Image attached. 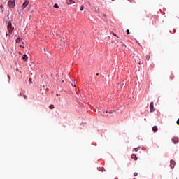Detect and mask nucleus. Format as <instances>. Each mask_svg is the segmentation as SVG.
Here are the masks:
<instances>
[{
	"instance_id": "obj_1",
	"label": "nucleus",
	"mask_w": 179,
	"mask_h": 179,
	"mask_svg": "<svg viewBox=\"0 0 179 179\" xmlns=\"http://www.w3.org/2000/svg\"><path fill=\"white\" fill-rule=\"evenodd\" d=\"M65 43L64 42V38H61L59 40V42L57 43V45L59 47H60V48H62V47H64Z\"/></svg>"
},
{
	"instance_id": "obj_2",
	"label": "nucleus",
	"mask_w": 179,
	"mask_h": 179,
	"mask_svg": "<svg viewBox=\"0 0 179 179\" xmlns=\"http://www.w3.org/2000/svg\"><path fill=\"white\" fill-rule=\"evenodd\" d=\"M15 1H8V5L10 9H13L15 8Z\"/></svg>"
},
{
	"instance_id": "obj_3",
	"label": "nucleus",
	"mask_w": 179,
	"mask_h": 179,
	"mask_svg": "<svg viewBox=\"0 0 179 179\" xmlns=\"http://www.w3.org/2000/svg\"><path fill=\"white\" fill-rule=\"evenodd\" d=\"M150 113L155 112V107H154L153 102H150Z\"/></svg>"
},
{
	"instance_id": "obj_4",
	"label": "nucleus",
	"mask_w": 179,
	"mask_h": 179,
	"mask_svg": "<svg viewBox=\"0 0 179 179\" xmlns=\"http://www.w3.org/2000/svg\"><path fill=\"white\" fill-rule=\"evenodd\" d=\"M8 27L10 29V30H13V29H15V27L12 26V22L10 21L8 22Z\"/></svg>"
},
{
	"instance_id": "obj_5",
	"label": "nucleus",
	"mask_w": 179,
	"mask_h": 179,
	"mask_svg": "<svg viewBox=\"0 0 179 179\" xmlns=\"http://www.w3.org/2000/svg\"><path fill=\"white\" fill-rule=\"evenodd\" d=\"M172 141L173 142V143H178L179 142V139H178V137H173L172 138Z\"/></svg>"
},
{
	"instance_id": "obj_6",
	"label": "nucleus",
	"mask_w": 179,
	"mask_h": 179,
	"mask_svg": "<svg viewBox=\"0 0 179 179\" xmlns=\"http://www.w3.org/2000/svg\"><path fill=\"white\" fill-rule=\"evenodd\" d=\"M171 164H170V167L171 169H174V166H176V162H174V160H171Z\"/></svg>"
},
{
	"instance_id": "obj_7",
	"label": "nucleus",
	"mask_w": 179,
	"mask_h": 179,
	"mask_svg": "<svg viewBox=\"0 0 179 179\" xmlns=\"http://www.w3.org/2000/svg\"><path fill=\"white\" fill-rule=\"evenodd\" d=\"M27 5H29V1H25L22 4V9H24V8L27 6Z\"/></svg>"
},
{
	"instance_id": "obj_8",
	"label": "nucleus",
	"mask_w": 179,
	"mask_h": 179,
	"mask_svg": "<svg viewBox=\"0 0 179 179\" xmlns=\"http://www.w3.org/2000/svg\"><path fill=\"white\" fill-rule=\"evenodd\" d=\"M75 1L73 0H67V5H73Z\"/></svg>"
},
{
	"instance_id": "obj_9",
	"label": "nucleus",
	"mask_w": 179,
	"mask_h": 179,
	"mask_svg": "<svg viewBox=\"0 0 179 179\" xmlns=\"http://www.w3.org/2000/svg\"><path fill=\"white\" fill-rule=\"evenodd\" d=\"M131 159H133L134 160H138V157H136V155L135 154L131 155Z\"/></svg>"
},
{
	"instance_id": "obj_10",
	"label": "nucleus",
	"mask_w": 179,
	"mask_h": 179,
	"mask_svg": "<svg viewBox=\"0 0 179 179\" xmlns=\"http://www.w3.org/2000/svg\"><path fill=\"white\" fill-rule=\"evenodd\" d=\"M27 58H28V57L27 56L26 54H24V55L22 56V59H23V61H27Z\"/></svg>"
},
{
	"instance_id": "obj_11",
	"label": "nucleus",
	"mask_w": 179,
	"mask_h": 179,
	"mask_svg": "<svg viewBox=\"0 0 179 179\" xmlns=\"http://www.w3.org/2000/svg\"><path fill=\"white\" fill-rule=\"evenodd\" d=\"M152 131H153L154 132H157V126H154V127H152Z\"/></svg>"
},
{
	"instance_id": "obj_12",
	"label": "nucleus",
	"mask_w": 179,
	"mask_h": 179,
	"mask_svg": "<svg viewBox=\"0 0 179 179\" xmlns=\"http://www.w3.org/2000/svg\"><path fill=\"white\" fill-rule=\"evenodd\" d=\"M53 8H55V9H58V8H59V6H58V4L55 3L54 6H53Z\"/></svg>"
},
{
	"instance_id": "obj_13",
	"label": "nucleus",
	"mask_w": 179,
	"mask_h": 179,
	"mask_svg": "<svg viewBox=\"0 0 179 179\" xmlns=\"http://www.w3.org/2000/svg\"><path fill=\"white\" fill-rule=\"evenodd\" d=\"M94 12H95L96 13H100V11H99V8H95V9H94Z\"/></svg>"
},
{
	"instance_id": "obj_14",
	"label": "nucleus",
	"mask_w": 179,
	"mask_h": 179,
	"mask_svg": "<svg viewBox=\"0 0 179 179\" xmlns=\"http://www.w3.org/2000/svg\"><path fill=\"white\" fill-rule=\"evenodd\" d=\"M141 149V147H137L134 148L135 152H138Z\"/></svg>"
},
{
	"instance_id": "obj_15",
	"label": "nucleus",
	"mask_w": 179,
	"mask_h": 179,
	"mask_svg": "<svg viewBox=\"0 0 179 179\" xmlns=\"http://www.w3.org/2000/svg\"><path fill=\"white\" fill-rule=\"evenodd\" d=\"M49 108H50V110H52V109L54 108V105H52V104L50 105V106H49Z\"/></svg>"
},
{
	"instance_id": "obj_16",
	"label": "nucleus",
	"mask_w": 179,
	"mask_h": 179,
	"mask_svg": "<svg viewBox=\"0 0 179 179\" xmlns=\"http://www.w3.org/2000/svg\"><path fill=\"white\" fill-rule=\"evenodd\" d=\"M145 59L149 61V59H150V57L149 55H146L145 56Z\"/></svg>"
},
{
	"instance_id": "obj_17",
	"label": "nucleus",
	"mask_w": 179,
	"mask_h": 179,
	"mask_svg": "<svg viewBox=\"0 0 179 179\" xmlns=\"http://www.w3.org/2000/svg\"><path fill=\"white\" fill-rule=\"evenodd\" d=\"M15 41L16 43H20V38L18 37Z\"/></svg>"
},
{
	"instance_id": "obj_18",
	"label": "nucleus",
	"mask_w": 179,
	"mask_h": 179,
	"mask_svg": "<svg viewBox=\"0 0 179 179\" xmlns=\"http://www.w3.org/2000/svg\"><path fill=\"white\" fill-rule=\"evenodd\" d=\"M99 171H104V168H99Z\"/></svg>"
},
{
	"instance_id": "obj_19",
	"label": "nucleus",
	"mask_w": 179,
	"mask_h": 179,
	"mask_svg": "<svg viewBox=\"0 0 179 179\" xmlns=\"http://www.w3.org/2000/svg\"><path fill=\"white\" fill-rule=\"evenodd\" d=\"M83 8H84L83 6H80V11L83 10Z\"/></svg>"
},
{
	"instance_id": "obj_20",
	"label": "nucleus",
	"mask_w": 179,
	"mask_h": 179,
	"mask_svg": "<svg viewBox=\"0 0 179 179\" xmlns=\"http://www.w3.org/2000/svg\"><path fill=\"white\" fill-rule=\"evenodd\" d=\"M126 33H127V34H129V29H127Z\"/></svg>"
},
{
	"instance_id": "obj_21",
	"label": "nucleus",
	"mask_w": 179,
	"mask_h": 179,
	"mask_svg": "<svg viewBox=\"0 0 179 179\" xmlns=\"http://www.w3.org/2000/svg\"><path fill=\"white\" fill-rule=\"evenodd\" d=\"M134 176H138V173L135 172V173H134Z\"/></svg>"
},
{
	"instance_id": "obj_22",
	"label": "nucleus",
	"mask_w": 179,
	"mask_h": 179,
	"mask_svg": "<svg viewBox=\"0 0 179 179\" xmlns=\"http://www.w3.org/2000/svg\"><path fill=\"white\" fill-rule=\"evenodd\" d=\"M8 78L9 80H10V76L8 75Z\"/></svg>"
},
{
	"instance_id": "obj_23",
	"label": "nucleus",
	"mask_w": 179,
	"mask_h": 179,
	"mask_svg": "<svg viewBox=\"0 0 179 179\" xmlns=\"http://www.w3.org/2000/svg\"><path fill=\"white\" fill-rule=\"evenodd\" d=\"M24 99H27V96L24 95Z\"/></svg>"
},
{
	"instance_id": "obj_24",
	"label": "nucleus",
	"mask_w": 179,
	"mask_h": 179,
	"mask_svg": "<svg viewBox=\"0 0 179 179\" xmlns=\"http://www.w3.org/2000/svg\"><path fill=\"white\" fill-rule=\"evenodd\" d=\"M16 71L19 72V69L18 68L16 69Z\"/></svg>"
},
{
	"instance_id": "obj_25",
	"label": "nucleus",
	"mask_w": 179,
	"mask_h": 179,
	"mask_svg": "<svg viewBox=\"0 0 179 179\" xmlns=\"http://www.w3.org/2000/svg\"><path fill=\"white\" fill-rule=\"evenodd\" d=\"M9 34H12V31L10 30Z\"/></svg>"
},
{
	"instance_id": "obj_26",
	"label": "nucleus",
	"mask_w": 179,
	"mask_h": 179,
	"mask_svg": "<svg viewBox=\"0 0 179 179\" xmlns=\"http://www.w3.org/2000/svg\"><path fill=\"white\" fill-rule=\"evenodd\" d=\"M113 34V36H115L116 37H118L117 36V34Z\"/></svg>"
},
{
	"instance_id": "obj_27",
	"label": "nucleus",
	"mask_w": 179,
	"mask_h": 179,
	"mask_svg": "<svg viewBox=\"0 0 179 179\" xmlns=\"http://www.w3.org/2000/svg\"><path fill=\"white\" fill-rule=\"evenodd\" d=\"M29 82L30 83H31V78H29Z\"/></svg>"
},
{
	"instance_id": "obj_28",
	"label": "nucleus",
	"mask_w": 179,
	"mask_h": 179,
	"mask_svg": "<svg viewBox=\"0 0 179 179\" xmlns=\"http://www.w3.org/2000/svg\"><path fill=\"white\" fill-rule=\"evenodd\" d=\"M0 8H1V9H2V8H3V7L2 6V5H1V6H0Z\"/></svg>"
},
{
	"instance_id": "obj_29",
	"label": "nucleus",
	"mask_w": 179,
	"mask_h": 179,
	"mask_svg": "<svg viewBox=\"0 0 179 179\" xmlns=\"http://www.w3.org/2000/svg\"><path fill=\"white\" fill-rule=\"evenodd\" d=\"M122 86H124V84L120 85V87H122Z\"/></svg>"
},
{
	"instance_id": "obj_30",
	"label": "nucleus",
	"mask_w": 179,
	"mask_h": 179,
	"mask_svg": "<svg viewBox=\"0 0 179 179\" xmlns=\"http://www.w3.org/2000/svg\"><path fill=\"white\" fill-rule=\"evenodd\" d=\"M45 90H46L47 92H48L49 90H48V88H46Z\"/></svg>"
},
{
	"instance_id": "obj_31",
	"label": "nucleus",
	"mask_w": 179,
	"mask_h": 179,
	"mask_svg": "<svg viewBox=\"0 0 179 179\" xmlns=\"http://www.w3.org/2000/svg\"><path fill=\"white\" fill-rule=\"evenodd\" d=\"M96 76H99V73H96Z\"/></svg>"
},
{
	"instance_id": "obj_32",
	"label": "nucleus",
	"mask_w": 179,
	"mask_h": 179,
	"mask_svg": "<svg viewBox=\"0 0 179 179\" xmlns=\"http://www.w3.org/2000/svg\"><path fill=\"white\" fill-rule=\"evenodd\" d=\"M56 96H59V94H57Z\"/></svg>"
},
{
	"instance_id": "obj_33",
	"label": "nucleus",
	"mask_w": 179,
	"mask_h": 179,
	"mask_svg": "<svg viewBox=\"0 0 179 179\" xmlns=\"http://www.w3.org/2000/svg\"><path fill=\"white\" fill-rule=\"evenodd\" d=\"M103 16H106V14H103Z\"/></svg>"
},
{
	"instance_id": "obj_34",
	"label": "nucleus",
	"mask_w": 179,
	"mask_h": 179,
	"mask_svg": "<svg viewBox=\"0 0 179 179\" xmlns=\"http://www.w3.org/2000/svg\"><path fill=\"white\" fill-rule=\"evenodd\" d=\"M43 87H45V85H43Z\"/></svg>"
},
{
	"instance_id": "obj_35",
	"label": "nucleus",
	"mask_w": 179,
	"mask_h": 179,
	"mask_svg": "<svg viewBox=\"0 0 179 179\" xmlns=\"http://www.w3.org/2000/svg\"><path fill=\"white\" fill-rule=\"evenodd\" d=\"M115 179H118V178H115Z\"/></svg>"
},
{
	"instance_id": "obj_36",
	"label": "nucleus",
	"mask_w": 179,
	"mask_h": 179,
	"mask_svg": "<svg viewBox=\"0 0 179 179\" xmlns=\"http://www.w3.org/2000/svg\"><path fill=\"white\" fill-rule=\"evenodd\" d=\"M62 83H64V80H62Z\"/></svg>"
},
{
	"instance_id": "obj_37",
	"label": "nucleus",
	"mask_w": 179,
	"mask_h": 179,
	"mask_svg": "<svg viewBox=\"0 0 179 179\" xmlns=\"http://www.w3.org/2000/svg\"><path fill=\"white\" fill-rule=\"evenodd\" d=\"M112 1H114V0H112Z\"/></svg>"
}]
</instances>
